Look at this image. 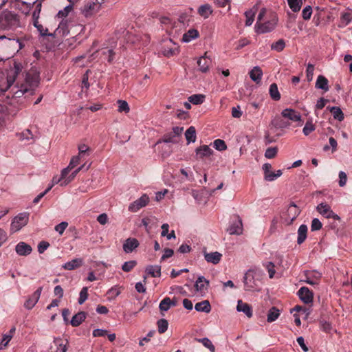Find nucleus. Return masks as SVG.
I'll return each instance as SVG.
<instances>
[{
  "instance_id": "nucleus-1",
  "label": "nucleus",
  "mask_w": 352,
  "mask_h": 352,
  "mask_svg": "<svg viewBox=\"0 0 352 352\" xmlns=\"http://www.w3.org/2000/svg\"><path fill=\"white\" fill-rule=\"evenodd\" d=\"M0 23L4 28H15L19 25V19L17 14L12 12H3L0 16Z\"/></svg>"
},
{
  "instance_id": "nucleus-2",
  "label": "nucleus",
  "mask_w": 352,
  "mask_h": 352,
  "mask_svg": "<svg viewBox=\"0 0 352 352\" xmlns=\"http://www.w3.org/2000/svg\"><path fill=\"white\" fill-rule=\"evenodd\" d=\"M259 272L254 270H248L243 279L245 289L247 291H254L259 290L260 285L258 284V279L256 278V276L259 275Z\"/></svg>"
},
{
  "instance_id": "nucleus-3",
  "label": "nucleus",
  "mask_w": 352,
  "mask_h": 352,
  "mask_svg": "<svg viewBox=\"0 0 352 352\" xmlns=\"http://www.w3.org/2000/svg\"><path fill=\"white\" fill-rule=\"evenodd\" d=\"M278 17L272 14L270 19L265 23H256L255 30L257 33L263 34L272 32L276 26Z\"/></svg>"
},
{
  "instance_id": "nucleus-4",
  "label": "nucleus",
  "mask_w": 352,
  "mask_h": 352,
  "mask_svg": "<svg viewBox=\"0 0 352 352\" xmlns=\"http://www.w3.org/2000/svg\"><path fill=\"white\" fill-rule=\"evenodd\" d=\"M17 74L18 72L15 69L11 70L6 77L1 76L0 78V96L11 88V86L16 80Z\"/></svg>"
},
{
  "instance_id": "nucleus-5",
  "label": "nucleus",
  "mask_w": 352,
  "mask_h": 352,
  "mask_svg": "<svg viewBox=\"0 0 352 352\" xmlns=\"http://www.w3.org/2000/svg\"><path fill=\"white\" fill-rule=\"evenodd\" d=\"M100 10L98 3H96L92 0L85 1L83 6L81 8L82 14L87 19L94 17Z\"/></svg>"
},
{
  "instance_id": "nucleus-6",
  "label": "nucleus",
  "mask_w": 352,
  "mask_h": 352,
  "mask_svg": "<svg viewBox=\"0 0 352 352\" xmlns=\"http://www.w3.org/2000/svg\"><path fill=\"white\" fill-rule=\"evenodd\" d=\"M39 82V73L36 70L32 69L26 74L25 83L23 85L28 87V89L30 91V94H32L34 89L38 85Z\"/></svg>"
},
{
  "instance_id": "nucleus-7",
  "label": "nucleus",
  "mask_w": 352,
  "mask_h": 352,
  "mask_svg": "<svg viewBox=\"0 0 352 352\" xmlns=\"http://www.w3.org/2000/svg\"><path fill=\"white\" fill-rule=\"evenodd\" d=\"M42 1L43 0H36L33 2L32 4L31 3H26L25 1H23L22 0H19V3H21L23 5L25 6V9L23 10V12L25 14H28L31 10L32 6L34 7V10L32 13V20L33 19H38L39 14L41 11V7H42Z\"/></svg>"
},
{
  "instance_id": "nucleus-8",
  "label": "nucleus",
  "mask_w": 352,
  "mask_h": 352,
  "mask_svg": "<svg viewBox=\"0 0 352 352\" xmlns=\"http://www.w3.org/2000/svg\"><path fill=\"white\" fill-rule=\"evenodd\" d=\"M300 212L299 208L294 204H292L288 206L282 218L285 223L289 225L297 218Z\"/></svg>"
},
{
  "instance_id": "nucleus-9",
  "label": "nucleus",
  "mask_w": 352,
  "mask_h": 352,
  "mask_svg": "<svg viewBox=\"0 0 352 352\" xmlns=\"http://www.w3.org/2000/svg\"><path fill=\"white\" fill-rule=\"evenodd\" d=\"M28 222V216L25 214H20L15 217L10 225V231L16 232L25 226Z\"/></svg>"
},
{
  "instance_id": "nucleus-10",
  "label": "nucleus",
  "mask_w": 352,
  "mask_h": 352,
  "mask_svg": "<svg viewBox=\"0 0 352 352\" xmlns=\"http://www.w3.org/2000/svg\"><path fill=\"white\" fill-rule=\"evenodd\" d=\"M67 341L61 338H55L50 346L49 352H66Z\"/></svg>"
},
{
  "instance_id": "nucleus-11",
  "label": "nucleus",
  "mask_w": 352,
  "mask_h": 352,
  "mask_svg": "<svg viewBox=\"0 0 352 352\" xmlns=\"http://www.w3.org/2000/svg\"><path fill=\"white\" fill-rule=\"evenodd\" d=\"M300 299L305 304L312 303L314 299L313 292L307 287H302L298 291Z\"/></svg>"
},
{
  "instance_id": "nucleus-12",
  "label": "nucleus",
  "mask_w": 352,
  "mask_h": 352,
  "mask_svg": "<svg viewBox=\"0 0 352 352\" xmlns=\"http://www.w3.org/2000/svg\"><path fill=\"white\" fill-rule=\"evenodd\" d=\"M148 201L149 197L146 195H143L140 198L130 204L129 210L133 212H137L140 208L144 207Z\"/></svg>"
},
{
  "instance_id": "nucleus-13",
  "label": "nucleus",
  "mask_w": 352,
  "mask_h": 352,
  "mask_svg": "<svg viewBox=\"0 0 352 352\" xmlns=\"http://www.w3.org/2000/svg\"><path fill=\"white\" fill-rule=\"evenodd\" d=\"M43 287H38L31 296L28 298V299L25 301L24 306L28 309H31L34 307V306L36 304L38 300H39Z\"/></svg>"
},
{
  "instance_id": "nucleus-14",
  "label": "nucleus",
  "mask_w": 352,
  "mask_h": 352,
  "mask_svg": "<svg viewBox=\"0 0 352 352\" xmlns=\"http://www.w3.org/2000/svg\"><path fill=\"white\" fill-rule=\"evenodd\" d=\"M305 282L309 285H315L319 283L322 274L317 271H308L305 273Z\"/></svg>"
},
{
  "instance_id": "nucleus-15",
  "label": "nucleus",
  "mask_w": 352,
  "mask_h": 352,
  "mask_svg": "<svg viewBox=\"0 0 352 352\" xmlns=\"http://www.w3.org/2000/svg\"><path fill=\"white\" fill-rule=\"evenodd\" d=\"M271 168L272 166L270 164L266 163L263 165V170H264L265 174V179L270 182L275 180L282 175V170H277L276 173H269V168Z\"/></svg>"
},
{
  "instance_id": "nucleus-16",
  "label": "nucleus",
  "mask_w": 352,
  "mask_h": 352,
  "mask_svg": "<svg viewBox=\"0 0 352 352\" xmlns=\"http://www.w3.org/2000/svg\"><path fill=\"white\" fill-rule=\"evenodd\" d=\"M211 60L207 56V52L205 54L200 57L197 60V65L199 67V69L200 72L203 73H206L209 70V67L211 64Z\"/></svg>"
},
{
  "instance_id": "nucleus-17",
  "label": "nucleus",
  "mask_w": 352,
  "mask_h": 352,
  "mask_svg": "<svg viewBox=\"0 0 352 352\" xmlns=\"http://www.w3.org/2000/svg\"><path fill=\"white\" fill-rule=\"evenodd\" d=\"M15 251L19 256H28L32 251V247L25 242H19L15 247Z\"/></svg>"
},
{
  "instance_id": "nucleus-18",
  "label": "nucleus",
  "mask_w": 352,
  "mask_h": 352,
  "mask_svg": "<svg viewBox=\"0 0 352 352\" xmlns=\"http://www.w3.org/2000/svg\"><path fill=\"white\" fill-rule=\"evenodd\" d=\"M317 210L320 214L326 218H331L334 217H338L336 214L334 215V212L331 210V207L325 203L320 204L317 206Z\"/></svg>"
},
{
  "instance_id": "nucleus-19",
  "label": "nucleus",
  "mask_w": 352,
  "mask_h": 352,
  "mask_svg": "<svg viewBox=\"0 0 352 352\" xmlns=\"http://www.w3.org/2000/svg\"><path fill=\"white\" fill-rule=\"evenodd\" d=\"M28 92H30L28 87L22 84L20 87L14 86L11 88L8 97H10V94H12V98H21L23 94Z\"/></svg>"
},
{
  "instance_id": "nucleus-20",
  "label": "nucleus",
  "mask_w": 352,
  "mask_h": 352,
  "mask_svg": "<svg viewBox=\"0 0 352 352\" xmlns=\"http://www.w3.org/2000/svg\"><path fill=\"white\" fill-rule=\"evenodd\" d=\"M282 117L288 118L289 120L294 122L300 121L301 116L300 113H297L295 110L292 109H285L281 113Z\"/></svg>"
},
{
  "instance_id": "nucleus-21",
  "label": "nucleus",
  "mask_w": 352,
  "mask_h": 352,
  "mask_svg": "<svg viewBox=\"0 0 352 352\" xmlns=\"http://www.w3.org/2000/svg\"><path fill=\"white\" fill-rule=\"evenodd\" d=\"M139 245L138 241L135 238L127 239L123 244V249L126 253L132 252Z\"/></svg>"
},
{
  "instance_id": "nucleus-22",
  "label": "nucleus",
  "mask_w": 352,
  "mask_h": 352,
  "mask_svg": "<svg viewBox=\"0 0 352 352\" xmlns=\"http://www.w3.org/2000/svg\"><path fill=\"white\" fill-rule=\"evenodd\" d=\"M80 158L82 157L79 155L74 156L72 158L68 166L62 170V178H65L69 173L79 164Z\"/></svg>"
},
{
  "instance_id": "nucleus-23",
  "label": "nucleus",
  "mask_w": 352,
  "mask_h": 352,
  "mask_svg": "<svg viewBox=\"0 0 352 352\" xmlns=\"http://www.w3.org/2000/svg\"><path fill=\"white\" fill-rule=\"evenodd\" d=\"M83 261L82 258H74L65 263L63 267L66 270H74L82 266Z\"/></svg>"
},
{
  "instance_id": "nucleus-24",
  "label": "nucleus",
  "mask_w": 352,
  "mask_h": 352,
  "mask_svg": "<svg viewBox=\"0 0 352 352\" xmlns=\"http://www.w3.org/2000/svg\"><path fill=\"white\" fill-rule=\"evenodd\" d=\"M230 234H240L242 232V222L241 220L237 217V219L234 221L228 229Z\"/></svg>"
},
{
  "instance_id": "nucleus-25",
  "label": "nucleus",
  "mask_w": 352,
  "mask_h": 352,
  "mask_svg": "<svg viewBox=\"0 0 352 352\" xmlns=\"http://www.w3.org/2000/svg\"><path fill=\"white\" fill-rule=\"evenodd\" d=\"M222 257V254L218 252H211V253H205L204 258L206 261L208 263H211L213 264H217L219 263Z\"/></svg>"
},
{
  "instance_id": "nucleus-26",
  "label": "nucleus",
  "mask_w": 352,
  "mask_h": 352,
  "mask_svg": "<svg viewBox=\"0 0 352 352\" xmlns=\"http://www.w3.org/2000/svg\"><path fill=\"white\" fill-rule=\"evenodd\" d=\"M236 309L238 311L243 312L248 318H251L252 316V311L250 306L248 303L243 302L241 300L238 301Z\"/></svg>"
},
{
  "instance_id": "nucleus-27",
  "label": "nucleus",
  "mask_w": 352,
  "mask_h": 352,
  "mask_svg": "<svg viewBox=\"0 0 352 352\" xmlns=\"http://www.w3.org/2000/svg\"><path fill=\"white\" fill-rule=\"evenodd\" d=\"M352 21V14L350 12H344L340 14L338 27L344 28L347 26Z\"/></svg>"
},
{
  "instance_id": "nucleus-28",
  "label": "nucleus",
  "mask_w": 352,
  "mask_h": 352,
  "mask_svg": "<svg viewBox=\"0 0 352 352\" xmlns=\"http://www.w3.org/2000/svg\"><path fill=\"white\" fill-rule=\"evenodd\" d=\"M328 83V79L324 76L320 75L317 78L315 86L317 89H320L324 91H327L329 90Z\"/></svg>"
},
{
  "instance_id": "nucleus-29",
  "label": "nucleus",
  "mask_w": 352,
  "mask_h": 352,
  "mask_svg": "<svg viewBox=\"0 0 352 352\" xmlns=\"http://www.w3.org/2000/svg\"><path fill=\"white\" fill-rule=\"evenodd\" d=\"M15 330H16L15 327H12L9 331L8 333L4 334L3 336L1 342L0 343V350L5 349L8 346L9 342L11 340V339L13 337V334L14 333Z\"/></svg>"
},
{
  "instance_id": "nucleus-30",
  "label": "nucleus",
  "mask_w": 352,
  "mask_h": 352,
  "mask_svg": "<svg viewBox=\"0 0 352 352\" xmlns=\"http://www.w3.org/2000/svg\"><path fill=\"white\" fill-rule=\"evenodd\" d=\"M101 57L107 60L109 63H112L115 58L116 53L112 49L103 48L100 50Z\"/></svg>"
},
{
  "instance_id": "nucleus-31",
  "label": "nucleus",
  "mask_w": 352,
  "mask_h": 352,
  "mask_svg": "<svg viewBox=\"0 0 352 352\" xmlns=\"http://www.w3.org/2000/svg\"><path fill=\"white\" fill-rule=\"evenodd\" d=\"M212 153V149L207 145H203L196 149V155L199 158L210 156Z\"/></svg>"
},
{
  "instance_id": "nucleus-32",
  "label": "nucleus",
  "mask_w": 352,
  "mask_h": 352,
  "mask_svg": "<svg viewBox=\"0 0 352 352\" xmlns=\"http://www.w3.org/2000/svg\"><path fill=\"white\" fill-rule=\"evenodd\" d=\"M86 315V313L84 311L78 312L72 317V319L71 320V324L73 327L79 326L82 322V321L85 320Z\"/></svg>"
},
{
  "instance_id": "nucleus-33",
  "label": "nucleus",
  "mask_w": 352,
  "mask_h": 352,
  "mask_svg": "<svg viewBox=\"0 0 352 352\" xmlns=\"http://www.w3.org/2000/svg\"><path fill=\"white\" fill-rule=\"evenodd\" d=\"M307 226L306 225L302 224L300 226L298 230V239H297V243L298 244L302 243L306 238H307Z\"/></svg>"
},
{
  "instance_id": "nucleus-34",
  "label": "nucleus",
  "mask_w": 352,
  "mask_h": 352,
  "mask_svg": "<svg viewBox=\"0 0 352 352\" xmlns=\"http://www.w3.org/2000/svg\"><path fill=\"white\" fill-rule=\"evenodd\" d=\"M195 308L197 311H202L205 313H209L211 310L210 304L207 300L197 302L195 305Z\"/></svg>"
},
{
  "instance_id": "nucleus-35",
  "label": "nucleus",
  "mask_w": 352,
  "mask_h": 352,
  "mask_svg": "<svg viewBox=\"0 0 352 352\" xmlns=\"http://www.w3.org/2000/svg\"><path fill=\"white\" fill-rule=\"evenodd\" d=\"M327 109L331 113L333 116V118L338 120L342 121L344 119V113L341 109L338 107H328Z\"/></svg>"
},
{
  "instance_id": "nucleus-36",
  "label": "nucleus",
  "mask_w": 352,
  "mask_h": 352,
  "mask_svg": "<svg viewBox=\"0 0 352 352\" xmlns=\"http://www.w3.org/2000/svg\"><path fill=\"white\" fill-rule=\"evenodd\" d=\"M262 75L263 72L261 69L257 66L254 67L250 72V76L251 79L256 82H258L261 80Z\"/></svg>"
},
{
  "instance_id": "nucleus-37",
  "label": "nucleus",
  "mask_w": 352,
  "mask_h": 352,
  "mask_svg": "<svg viewBox=\"0 0 352 352\" xmlns=\"http://www.w3.org/2000/svg\"><path fill=\"white\" fill-rule=\"evenodd\" d=\"M199 36V32L195 29L188 30L182 37V41L186 43H188L192 39H195Z\"/></svg>"
},
{
  "instance_id": "nucleus-38",
  "label": "nucleus",
  "mask_w": 352,
  "mask_h": 352,
  "mask_svg": "<svg viewBox=\"0 0 352 352\" xmlns=\"http://www.w3.org/2000/svg\"><path fill=\"white\" fill-rule=\"evenodd\" d=\"M145 272L152 277H160L161 267L159 265H148L146 267Z\"/></svg>"
},
{
  "instance_id": "nucleus-39",
  "label": "nucleus",
  "mask_w": 352,
  "mask_h": 352,
  "mask_svg": "<svg viewBox=\"0 0 352 352\" xmlns=\"http://www.w3.org/2000/svg\"><path fill=\"white\" fill-rule=\"evenodd\" d=\"M205 284L206 286H208L209 281L204 276H199L195 283V287L197 291L202 292L207 289V287H205Z\"/></svg>"
},
{
  "instance_id": "nucleus-40",
  "label": "nucleus",
  "mask_w": 352,
  "mask_h": 352,
  "mask_svg": "<svg viewBox=\"0 0 352 352\" xmlns=\"http://www.w3.org/2000/svg\"><path fill=\"white\" fill-rule=\"evenodd\" d=\"M69 30L68 28V23L67 21L63 20L58 25L56 30V33L62 36H66L69 34Z\"/></svg>"
},
{
  "instance_id": "nucleus-41",
  "label": "nucleus",
  "mask_w": 352,
  "mask_h": 352,
  "mask_svg": "<svg viewBox=\"0 0 352 352\" xmlns=\"http://www.w3.org/2000/svg\"><path fill=\"white\" fill-rule=\"evenodd\" d=\"M280 316V311L276 307L270 309L267 314V322H272L275 321Z\"/></svg>"
},
{
  "instance_id": "nucleus-42",
  "label": "nucleus",
  "mask_w": 352,
  "mask_h": 352,
  "mask_svg": "<svg viewBox=\"0 0 352 352\" xmlns=\"http://www.w3.org/2000/svg\"><path fill=\"white\" fill-rule=\"evenodd\" d=\"M185 137L188 143L195 142L196 140V130L192 126H190L185 133Z\"/></svg>"
},
{
  "instance_id": "nucleus-43",
  "label": "nucleus",
  "mask_w": 352,
  "mask_h": 352,
  "mask_svg": "<svg viewBox=\"0 0 352 352\" xmlns=\"http://www.w3.org/2000/svg\"><path fill=\"white\" fill-rule=\"evenodd\" d=\"M275 128L283 129L289 125V123L285 121L281 117H276L271 122Z\"/></svg>"
},
{
  "instance_id": "nucleus-44",
  "label": "nucleus",
  "mask_w": 352,
  "mask_h": 352,
  "mask_svg": "<svg viewBox=\"0 0 352 352\" xmlns=\"http://www.w3.org/2000/svg\"><path fill=\"white\" fill-rule=\"evenodd\" d=\"M288 6L294 12H298L300 11L302 5V0H287Z\"/></svg>"
},
{
  "instance_id": "nucleus-45",
  "label": "nucleus",
  "mask_w": 352,
  "mask_h": 352,
  "mask_svg": "<svg viewBox=\"0 0 352 352\" xmlns=\"http://www.w3.org/2000/svg\"><path fill=\"white\" fill-rule=\"evenodd\" d=\"M33 25L37 29V30L39 32L41 36H53L52 34L48 33V30L47 28H44L43 26L38 23V19H33Z\"/></svg>"
},
{
  "instance_id": "nucleus-46",
  "label": "nucleus",
  "mask_w": 352,
  "mask_h": 352,
  "mask_svg": "<svg viewBox=\"0 0 352 352\" xmlns=\"http://www.w3.org/2000/svg\"><path fill=\"white\" fill-rule=\"evenodd\" d=\"M270 95L271 98L276 101H278L280 98V94L278 91L277 85L276 83H272L270 87Z\"/></svg>"
},
{
  "instance_id": "nucleus-47",
  "label": "nucleus",
  "mask_w": 352,
  "mask_h": 352,
  "mask_svg": "<svg viewBox=\"0 0 352 352\" xmlns=\"http://www.w3.org/2000/svg\"><path fill=\"white\" fill-rule=\"evenodd\" d=\"M198 13L200 16L206 19L209 16V15L212 13V10L210 6L208 4H205L201 6L198 9Z\"/></svg>"
},
{
  "instance_id": "nucleus-48",
  "label": "nucleus",
  "mask_w": 352,
  "mask_h": 352,
  "mask_svg": "<svg viewBox=\"0 0 352 352\" xmlns=\"http://www.w3.org/2000/svg\"><path fill=\"white\" fill-rule=\"evenodd\" d=\"M196 341L201 343L205 347L208 348L211 352H214L215 347L212 342L207 338H197Z\"/></svg>"
},
{
  "instance_id": "nucleus-49",
  "label": "nucleus",
  "mask_w": 352,
  "mask_h": 352,
  "mask_svg": "<svg viewBox=\"0 0 352 352\" xmlns=\"http://www.w3.org/2000/svg\"><path fill=\"white\" fill-rule=\"evenodd\" d=\"M205 96L201 94H194L188 98V101L193 104H200L204 102Z\"/></svg>"
},
{
  "instance_id": "nucleus-50",
  "label": "nucleus",
  "mask_w": 352,
  "mask_h": 352,
  "mask_svg": "<svg viewBox=\"0 0 352 352\" xmlns=\"http://www.w3.org/2000/svg\"><path fill=\"white\" fill-rule=\"evenodd\" d=\"M171 307V299L169 297L164 298L160 303V309L166 311Z\"/></svg>"
},
{
  "instance_id": "nucleus-51",
  "label": "nucleus",
  "mask_w": 352,
  "mask_h": 352,
  "mask_svg": "<svg viewBox=\"0 0 352 352\" xmlns=\"http://www.w3.org/2000/svg\"><path fill=\"white\" fill-rule=\"evenodd\" d=\"M285 46V43L283 39H279L278 41L274 43L271 45L272 50H274L276 52H281L283 50Z\"/></svg>"
},
{
  "instance_id": "nucleus-52",
  "label": "nucleus",
  "mask_w": 352,
  "mask_h": 352,
  "mask_svg": "<svg viewBox=\"0 0 352 352\" xmlns=\"http://www.w3.org/2000/svg\"><path fill=\"white\" fill-rule=\"evenodd\" d=\"M168 323L166 319H160L157 321L158 332L164 333L168 329Z\"/></svg>"
},
{
  "instance_id": "nucleus-53",
  "label": "nucleus",
  "mask_w": 352,
  "mask_h": 352,
  "mask_svg": "<svg viewBox=\"0 0 352 352\" xmlns=\"http://www.w3.org/2000/svg\"><path fill=\"white\" fill-rule=\"evenodd\" d=\"M245 16L246 17L245 25H251L254 20L255 12L252 10H248L245 12Z\"/></svg>"
},
{
  "instance_id": "nucleus-54",
  "label": "nucleus",
  "mask_w": 352,
  "mask_h": 352,
  "mask_svg": "<svg viewBox=\"0 0 352 352\" xmlns=\"http://www.w3.org/2000/svg\"><path fill=\"white\" fill-rule=\"evenodd\" d=\"M137 265L135 261H129L124 263L122 266V270L125 272H131Z\"/></svg>"
},
{
  "instance_id": "nucleus-55",
  "label": "nucleus",
  "mask_w": 352,
  "mask_h": 352,
  "mask_svg": "<svg viewBox=\"0 0 352 352\" xmlns=\"http://www.w3.org/2000/svg\"><path fill=\"white\" fill-rule=\"evenodd\" d=\"M88 298V288L87 287H82L80 292V296L78 298V303L80 305L83 304Z\"/></svg>"
},
{
  "instance_id": "nucleus-56",
  "label": "nucleus",
  "mask_w": 352,
  "mask_h": 352,
  "mask_svg": "<svg viewBox=\"0 0 352 352\" xmlns=\"http://www.w3.org/2000/svg\"><path fill=\"white\" fill-rule=\"evenodd\" d=\"M162 142L166 143H177L178 142L177 138L171 132L166 133L164 135Z\"/></svg>"
},
{
  "instance_id": "nucleus-57",
  "label": "nucleus",
  "mask_w": 352,
  "mask_h": 352,
  "mask_svg": "<svg viewBox=\"0 0 352 352\" xmlns=\"http://www.w3.org/2000/svg\"><path fill=\"white\" fill-rule=\"evenodd\" d=\"M312 14V8L310 6H307L302 11V17L304 20H309Z\"/></svg>"
},
{
  "instance_id": "nucleus-58",
  "label": "nucleus",
  "mask_w": 352,
  "mask_h": 352,
  "mask_svg": "<svg viewBox=\"0 0 352 352\" xmlns=\"http://www.w3.org/2000/svg\"><path fill=\"white\" fill-rule=\"evenodd\" d=\"M214 147L220 151H225L227 148L226 142L220 139L215 140L214 141Z\"/></svg>"
},
{
  "instance_id": "nucleus-59",
  "label": "nucleus",
  "mask_w": 352,
  "mask_h": 352,
  "mask_svg": "<svg viewBox=\"0 0 352 352\" xmlns=\"http://www.w3.org/2000/svg\"><path fill=\"white\" fill-rule=\"evenodd\" d=\"M78 155L83 157L85 155H89L90 153V148L85 144H80L78 146Z\"/></svg>"
},
{
  "instance_id": "nucleus-60",
  "label": "nucleus",
  "mask_w": 352,
  "mask_h": 352,
  "mask_svg": "<svg viewBox=\"0 0 352 352\" xmlns=\"http://www.w3.org/2000/svg\"><path fill=\"white\" fill-rule=\"evenodd\" d=\"M278 152L276 147H270L265 151V156L268 159H272L275 157Z\"/></svg>"
},
{
  "instance_id": "nucleus-61",
  "label": "nucleus",
  "mask_w": 352,
  "mask_h": 352,
  "mask_svg": "<svg viewBox=\"0 0 352 352\" xmlns=\"http://www.w3.org/2000/svg\"><path fill=\"white\" fill-rule=\"evenodd\" d=\"M72 10H73V5L72 3H70L69 5L67 6L63 10H60L58 12V17H66Z\"/></svg>"
},
{
  "instance_id": "nucleus-62",
  "label": "nucleus",
  "mask_w": 352,
  "mask_h": 352,
  "mask_svg": "<svg viewBox=\"0 0 352 352\" xmlns=\"http://www.w3.org/2000/svg\"><path fill=\"white\" fill-rule=\"evenodd\" d=\"M119 106H118V111L120 112H125L127 113L129 111V107L128 103L125 100H119L118 101Z\"/></svg>"
},
{
  "instance_id": "nucleus-63",
  "label": "nucleus",
  "mask_w": 352,
  "mask_h": 352,
  "mask_svg": "<svg viewBox=\"0 0 352 352\" xmlns=\"http://www.w3.org/2000/svg\"><path fill=\"white\" fill-rule=\"evenodd\" d=\"M314 130H315L314 125L311 122H307L303 129H302V131L305 135H308Z\"/></svg>"
},
{
  "instance_id": "nucleus-64",
  "label": "nucleus",
  "mask_w": 352,
  "mask_h": 352,
  "mask_svg": "<svg viewBox=\"0 0 352 352\" xmlns=\"http://www.w3.org/2000/svg\"><path fill=\"white\" fill-rule=\"evenodd\" d=\"M265 267L269 273L270 278H272L275 274L274 264L272 262H267L265 264Z\"/></svg>"
}]
</instances>
